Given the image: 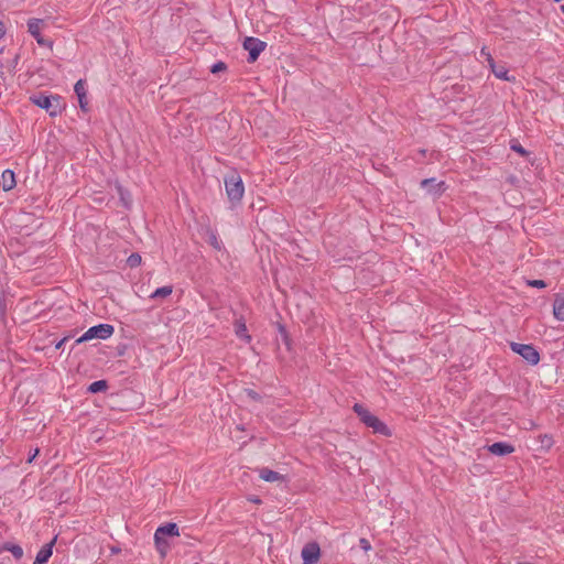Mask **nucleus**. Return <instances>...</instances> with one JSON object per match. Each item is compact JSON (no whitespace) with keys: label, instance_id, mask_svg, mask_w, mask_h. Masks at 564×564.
Returning <instances> with one entry per match:
<instances>
[{"label":"nucleus","instance_id":"obj_5","mask_svg":"<svg viewBox=\"0 0 564 564\" xmlns=\"http://www.w3.org/2000/svg\"><path fill=\"white\" fill-rule=\"evenodd\" d=\"M180 530L176 523H167L165 525L159 527L154 533V542L158 551L162 556L166 554V546L161 547V541L165 536H178Z\"/></svg>","mask_w":564,"mask_h":564},{"label":"nucleus","instance_id":"obj_31","mask_svg":"<svg viewBox=\"0 0 564 564\" xmlns=\"http://www.w3.org/2000/svg\"><path fill=\"white\" fill-rule=\"evenodd\" d=\"M6 34V29L3 22L0 20V39H2Z\"/></svg>","mask_w":564,"mask_h":564},{"label":"nucleus","instance_id":"obj_20","mask_svg":"<svg viewBox=\"0 0 564 564\" xmlns=\"http://www.w3.org/2000/svg\"><path fill=\"white\" fill-rule=\"evenodd\" d=\"M173 292V288L171 285H165V286H162V288H159L156 289L151 295L150 297L155 300V299H165L167 296H170Z\"/></svg>","mask_w":564,"mask_h":564},{"label":"nucleus","instance_id":"obj_26","mask_svg":"<svg viewBox=\"0 0 564 564\" xmlns=\"http://www.w3.org/2000/svg\"><path fill=\"white\" fill-rule=\"evenodd\" d=\"M528 285L532 288L543 289L546 286V283L543 280H530L528 281Z\"/></svg>","mask_w":564,"mask_h":564},{"label":"nucleus","instance_id":"obj_16","mask_svg":"<svg viewBox=\"0 0 564 564\" xmlns=\"http://www.w3.org/2000/svg\"><path fill=\"white\" fill-rule=\"evenodd\" d=\"M74 90L78 97V101H79V107L84 110V111H87V100H86V89H85V84L82 79H79L75 86H74Z\"/></svg>","mask_w":564,"mask_h":564},{"label":"nucleus","instance_id":"obj_17","mask_svg":"<svg viewBox=\"0 0 564 564\" xmlns=\"http://www.w3.org/2000/svg\"><path fill=\"white\" fill-rule=\"evenodd\" d=\"M553 315L557 321L564 322V295H556L553 304Z\"/></svg>","mask_w":564,"mask_h":564},{"label":"nucleus","instance_id":"obj_24","mask_svg":"<svg viewBox=\"0 0 564 564\" xmlns=\"http://www.w3.org/2000/svg\"><path fill=\"white\" fill-rule=\"evenodd\" d=\"M227 69V65L224 63V62H217L215 63L212 68H210V72L213 74H217L219 72H224Z\"/></svg>","mask_w":564,"mask_h":564},{"label":"nucleus","instance_id":"obj_1","mask_svg":"<svg viewBox=\"0 0 564 564\" xmlns=\"http://www.w3.org/2000/svg\"><path fill=\"white\" fill-rule=\"evenodd\" d=\"M354 412L358 415L359 420L369 429L372 430L373 433L381 434L383 436H391L392 432L383 423L378 416L372 414L367 408L362 404L356 403L354 405Z\"/></svg>","mask_w":564,"mask_h":564},{"label":"nucleus","instance_id":"obj_15","mask_svg":"<svg viewBox=\"0 0 564 564\" xmlns=\"http://www.w3.org/2000/svg\"><path fill=\"white\" fill-rule=\"evenodd\" d=\"M421 186L427 188L429 193L440 196L444 192V182L434 184L433 178H426L421 182Z\"/></svg>","mask_w":564,"mask_h":564},{"label":"nucleus","instance_id":"obj_6","mask_svg":"<svg viewBox=\"0 0 564 564\" xmlns=\"http://www.w3.org/2000/svg\"><path fill=\"white\" fill-rule=\"evenodd\" d=\"M511 349L532 366L539 364L540 361V355L538 350L531 345L511 343Z\"/></svg>","mask_w":564,"mask_h":564},{"label":"nucleus","instance_id":"obj_9","mask_svg":"<svg viewBox=\"0 0 564 564\" xmlns=\"http://www.w3.org/2000/svg\"><path fill=\"white\" fill-rule=\"evenodd\" d=\"M45 26V22L42 19H30L28 21V31L29 33L35 37L36 42L40 45L45 44V40L41 36V32Z\"/></svg>","mask_w":564,"mask_h":564},{"label":"nucleus","instance_id":"obj_19","mask_svg":"<svg viewBox=\"0 0 564 564\" xmlns=\"http://www.w3.org/2000/svg\"><path fill=\"white\" fill-rule=\"evenodd\" d=\"M538 442H539V448L540 449H543V451H549L553 444H554V440H553V436L550 435V434H541L538 436Z\"/></svg>","mask_w":564,"mask_h":564},{"label":"nucleus","instance_id":"obj_22","mask_svg":"<svg viewBox=\"0 0 564 564\" xmlns=\"http://www.w3.org/2000/svg\"><path fill=\"white\" fill-rule=\"evenodd\" d=\"M107 389V383L105 380H98V381H94L89 387H88V391L89 392H93V393H96V392H100V391H105Z\"/></svg>","mask_w":564,"mask_h":564},{"label":"nucleus","instance_id":"obj_7","mask_svg":"<svg viewBox=\"0 0 564 564\" xmlns=\"http://www.w3.org/2000/svg\"><path fill=\"white\" fill-rule=\"evenodd\" d=\"M243 47L249 52L248 61L253 63L264 50L265 43L254 37H247L243 42Z\"/></svg>","mask_w":564,"mask_h":564},{"label":"nucleus","instance_id":"obj_4","mask_svg":"<svg viewBox=\"0 0 564 564\" xmlns=\"http://www.w3.org/2000/svg\"><path fill=\"white\" fill-rule=\"evenodd\" d=\"M115 328L109 324H99L88 328L79 338L76 339V344H82L95 338L107 339L112 336Z\"/></svg>","mask_w":564,"mask_h":564},{"label":"nucleus","instance_id":"obj_35","mask_svg":"<svg viewBox=\"0 0 564 564\" xmlns=\"http://www.w3.org/2000/svg\"><path fill=\"white\" fill-rule=\"evenodd\" d=\"M561 9H562V12L564 13V4L561 7Z\"/></svg>","mask_w":564,"mask_h":564},{"label":"nucleus","instance_id":"obj_34","mask_svg":"<svg viewBox=\"0 0 564 564\" xmlns=\"http://www.w3.org/2000/svg\"><path fill=\"white\" fill-rule=\"evenodd\" d=\"M249 395H250L251 398H256V397H257V395H256V393H254V392H252V391H249Z\"/></svg>","mask_w":564,"mask_h":564},{"label":"nucleus","instance_id":"obj_11","mask_svg":"<svg viewBox=\"0 0 564 564\" xmlns=\"http://www.w3.org/2000/svg\"><path fill=\"white\" fill-rule=\"evenodd\" d=\"M55 541L56 538H54L50 543H46L44 546L41 547V550L36 554L33 564H45L48 561V558L52 556Z\"/></svg>","mask_w":564,"mask_h":564},{"label":"nucleus","instance_id":"obj_10","mask_svg":"<svg viewBox=\"0 0 564 564\" xmlns=\"http://www.w3.org/2000/svg\"><path fill=\"white\" fill-rule=\"evenodd\" d=\"M488 64H489V67L491 68L492 73L495 74V76L499 79H503V80H507V82H513L514 80V77H510L508 75V69L502 66V65H497L492 58L491 55H488Z\"/></svg>","mask_w":564,"mask_h":564},{"label":"nucleus","instance_id":"obj_21","mask_svg":"<svg viewBox=\"0 0 564 564\" xmlns=\"http://www.w3.org/2000/svg\"><path fill=\"white\" fill-rule=\"evenodd\" d=\"M3 550L11 552L15 558H21L23 556V550L20 545L7 543L4 544Z\"/></svg>","mask_w":564,"mask_h":564},{"label":"nucleus","instance_id":"obj_23","mask_svg":"<svg viewBox=\"0 0 564 564\" xmlns=\"http://www.w3.org/2000/svg\"><path fill=\"white\" fill-rule=\"evenodd\" d=\"M142 258L139 253H132L128 259L127 263L130 268H135L141 264Z\"/></svg>","mask_w":564,"mask_h":564},{"label":"nucleus","instance_id":"obj_8","mask_svg":"<svg viewBox=\"0 0 564 564\" xmlns=\"http://www.w3.org/2000/svg\"><path fill=\"white\" fill-rule=\"evenodd\" d=\"M303 564H316L321 557V549L316 542L307 543L301 552Z\"/></svg>","mask_w":564,"mask_h":564},{"label":"nucleus","instance_id":"obj_29","mask_svg":"<svg viewBox=\"0 0 564 564\" xmlns=\"http://www.w3.org/2000/svg\"><path fill=\"white\" fill-rule=\"evenodd\" d=\"M68 340V337L62 338L58 343H56L55 348L61 349L63 345Z\"/></svg>","mask_w":564,"mask_h":564},{"label":"nucleus","instance_id":"obj_14","mask_svg":"<svg viewBox=\"0 0 564 564\" xmlns=\"http://www.w3.org/2000/svg\"><path fill=\"white\" fill-rule=\"evenodd\" d=\"M488 451L497 456L508 455L514 452V447L508 443L498 442L488 447Z\"/></svg>","mask_w":564,"mask_h":564},{"label":"nucleus","instance_id":"obj_12","mask_svg":"<svg viewBox=\"0 0 564 564\" xmlns=\"http://www.w3.org/2000/svg\"><path fill=\"white\" fill-rule=\"evenodd\" d=\"M259 477L267 482H282L285 476L267 467L259 469Z\"/></svg>","mask_w":564,"mask_h":564},{"label":"nucleus","instance_id":"obj_28","mask_svg":"<svg viewBox=\"0 0 564 564\" xmlns=\"http://www.w3.org/2000/svg\"><path fill=\"white\" fill-rule=\"evenodd\" d=\"M511 149L518 153H520L521 155H525L527 154V151L520 145V144H512L511 145Z\"/></svg>","mask_w":564,"mask_h":564},{"label":"nucleus","instance_id":"obj_32","mask_svg":"<svg viewBox=\"0 0 564 564\" xmlns=\"http://www.w3.org/2000/svg\"><path fill=\"white\" fill-rule=\"evenodd\" d=\"M166 546V550L169 549V544L165 541V538H163V541H161V547Z\"/></svg>","mask_w":564,"mask_h":564},{"label":"nucleus","instance_id":"obj_2","mask_svg":"<svg viewBox=\"0 0 564 564\" xmlns=\"http://www.w3.org/2000/svg\"><path fill=\"white\" fill-rule=\"evenodd\" d=\"M225 187L228 199L237 204L245 194V185L242 178L237 173H231L225 177Z\"/></svg>","mask_w":564,"mask_h":564},{"label":"nucleus","instance_id":"obj_27","mask_svg":"<svg viewBox=\"0 0 564 564\" xmlns=\"http://www.w3.org/2000/svg\"><path fill=\"white\" fill-rule=\"evenodd\" d=\"M359 544L365 552H369L371 550L370 542L365 538L360 539Z\"/></svg>","mask_w":564,"mask_h":564},{"label":"nucleus","instance_id":"obj_30","mask_svg":"<svg viewBox=\"0 0 564 564\" xmlns=\"http://www.w3.org/2000/svg\"><path fill=\"white\" fill-rule=\"evenodd\" d=\"M480 55L484 56L486 58V61L488 62V55H491V54L486 50V47H482L480 51Z\"/></svg>","mask_w":564,"mask_h":564},{"label":"nucleus","instance_id":"obj_13","mask_svg":"<svg viewBox=\"0 0 564 564\" xmlns=\"http://www.w3.org/2000/svg\"><path fill=\"white\" fill-rule=\"evenodd\" d=\"M0 185L4 192H9L15 187V174L12 170H4L1 174Z\"/></svg>","mask_w":564,"mask_h":564},{"label":"nucleus","instance_id":"obj_33","mask_svg":"<svg viewBox=\"0 0 564 564\" xmlns=\"http://www.w3.org/2000/svg\"><path fill=\"white\" fill-rule=\"evenodd\" d=\"M39 454V449H35V453L34 455L29 459V462L31 463L33 460V458Z\"/></svg>","mask_w":564,"mask_h":564},{"label":"nucleus","instance_id":"obj_25","mask_svg":"<svg viewBox=\"0 0 564 564\" xmlns=\"http://www.w3.org/2000/svg\"><path fill=\"white\" fill-rule=\"evenodd\" d=\"M209 243L217 250H220L221 248V242L214 232L209 236Z\"/></svg>","mask_w":564,"mask_h":564},{"label":"nucleus","instance_id":"obj_18","mask_svg":"<svg viewBox=\"0 0 564 564\" xmlns=\"http://www.w3.org/2000/svg\"><path fill=\"white\" fill-rule=\"evenodd\" d=\"M235 334L246 343L251 341V336L248 334L246 323L242 319L235 322Z\"/></svg>","mask_w":564,"mask_h":564},{"label":"nucleus","instance_id":"obj_3","mask_svg":"<svg viewBox=\"0 0 564 564\" xmlns=\"http://www.w3.org/2000/svg\"><path fill=\"white\" fill-rule=\"evenodd\" d=\"M31 100L37 107L45 109L51 116H56L62 112V98L59 96H34Z\"/></svg>","mask_w":564,"mask_h":564}]
</instances>
